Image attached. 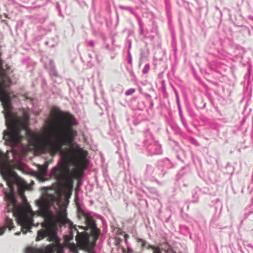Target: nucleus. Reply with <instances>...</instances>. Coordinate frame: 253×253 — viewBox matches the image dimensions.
Here are the masks:
<instances>
[{"label":"nucleus","instance_id":"obj_1","mask_svg":"<svg viewBox=\"0 0 253 253\" xmlns=\"http://www.w3.org/2000/svg\"><path fill=\"white\" fill-rule=\"evenodd\" d=\"M60 195L56 190L50 188L43 194L41 198L36 201V204L39 208V214L46 220L42 223V228L38 231L37 241L48 237L49 241L55 243L53 247L55 248L60 244V239L57 234L58 227L67 225L70 233L65 237L66 244H68L73 239V231H77L76 226L67 218V210L61 208Z\"/></svg>","mask_w":253,"mask_h":253},{"label":"nucleus","instance_id":"obj_2","mask_svg":"<svg viewBox=\"0 0 253 253\" xmlns=\"http://www.w3.org/2000/svg\"><path fill=\"white\" fill-rule=\"evenodd\" d=\"M46 123L48 126L51 135L47 138L46 145L55 153L61 148L58 144L59 140L71 143L77 135V131L74 129L73 126L77 125L78 122L69 113L55 111L51 118L46 120Z\"/></svg>","mask_w":253,"mask_h":253},{"label":"nucleus","instance_id":"obj_3","mask_svg":"<svg viewBox=\"0 0 253 253\" xmlns=\"http://www.w3.org/2000/svg\"><path fill=\"white\" fill-rule=\"evenodd\" d=\"M0 173L6 181L10 191L14 192V185H16L21 191L27 186L26 182L21 179L12 169L11 162L7 154H5L0 150Z\"/></svg>","mask_w":253,"mask_h":253},{"label":"nucleus","instance_id":"obj_4","mask_svg":"<svg viewBox=\"0 0 253 253\" xmlns=\"http://www.w3.org/2000/svg\"><path fill=\"white\" fill-rule=\"evenodd\" d=\"M84 218L85 230H89L92 241L90 240L88 233H80L78 231H77L76 240L81 246L89 253H94V247L99 234V229L97 227L95 221L90 216L85 215Z\"/></svg>","mask_w":253,"mask_h":253},{"label":"nucleus","instance_id":"obj_5","mask_svg":"<svg viewBox=\"0 0 253 253\" xmlns=\"http://www.w3.org/2000/svg\"><path fill=\"white\" fill-rule=\"evenodd\" d=\"M50 174L56 179L58 187L66 184L72 187L73 179L78 176V170L77 169H71L68 163L60 161L52 169Z\"/></svg>","mask_w":253,"mask_h":253},{"label":"nucleus","instance_id":"obj_6","mask_svg":"<svg viewBox=\"0 0 253 253\" xmlns=\"http://www.w3.org/2000/svg\"><path fill=\"white\" fill-rule=\"evenodd\" d=\"M14 211H12L13 216H16L18 218V222L21 226L23 233L26 234L27 231H29L32 226H34L33 217L36 214L32 210L29 208L27 211L14 207Z\"/></svg>","mask_w":253,"mask_h":253},{"label":"nucleus","instance_id":"obj_7","mask_svg":"<svg viewBox=\"0 0 253 253\" xmlns=\"http://www.w3.org/2000/svg\"><path fill=\"white\" fill-rule=\"evenodd\" d=\"M144 135L145 139L143 143L148 153L151 155L162 154L163 151L161 145L155 140L149 129L144 131Z\"/></svg>","mask_w":253,"mask_h":253},{"label":"nucleus","instance_id":"obj_8","mask_svg":"<svg viewBox=\"0 0 253 253\" xmlns=\"http://www.w3.org/2000/svg\"><path fill=\"white\" fill-rule=\"evenodd\" d=\"M145 174L147 178L151 179V180L156 181L158 184H160V183L156 180L155 177L163 176L165 174L164 169H160V168H158V164L155 167L150 165H147Z\"/></svg>","mask_w":253,"mask_h":253},{"label":"nucleus","instance_id":"obj_9","mask_svg":"<svg viewBox=\"0 0 253 253\" xmlns=\"http://www.w3.org/2000/svg\"><path fill=\"white\" fill-rule=\"evenodd\" d=\"M158 168L160 169H164V172L166 169H170L173 167V164L168 159H165L163 160L160 161L158 162Z\"/></svg>","mask_w":253,"mask_h":253},{"label":"nucleus","instance_id":"obj_10","mask_svg":"<svg viewBox=\"0 0 253 253\" xmlns=\"http://www.w3.org/2000/svg\"><path fill=\"white\" fill-rule=\"evenodd\" d=\"M76 155L79 159L80 163H83L86 161L87 152L78 146L76 149Z\"/></svg>","mask_w":253,"mask_h":253},{"label":"nucleus","instance_id":"obj_11","mask_svg":"<svg viewBox=\"0 0 253 253\" xmlns=\"http://www.w3.org/2000/svg\"><path fill=\"white\" fill-rule=\"evenodd\" d=\"M5 222L6 225V227L2 228L0 227V235L4 233L6 227L8 228L10 230L14 227L12 219L11 218H10L8 216H6L5 219Z\"/></svg>","mask_w":253,"mask_h":253},{"label":"nucleus","instance_id":"obj_12","mask_svg":"<svg viewBox=\"0 0 253 253\" xmlns=\"http://www.w3.org/2000/svg\"><path fill=\"white\" fill-rule=\"evenodd\" d=\"M48 165L46 164L44 165H40L38 166V174H37L38 177H42L45 176L47 174V169Z\"/></svg>","mask_w":253,"mask_h":253},{"label":"nucleus","instance_id":"obj_13","mask_svg":"<svg viewBox=\"0 0 253 253\" xmlns=\"http://www.w3.org/2000/svg\"><path fill=\"white\" fill-rule=\"evenodd\" d=\"M139 241L142 242V247L143 248L146 247L147 249H150L153 250V253H161L160 249L158 247H155L153 246L150 245L148 244L146 241L143 239H139Z\"/></svg>","mask_w":253,"mask_h":253},{"label":"nucleus","instance_id":"obj_14","mask_svg":"<svg viewBox=\"0 0 253 253\" xmlns=\"http://www.w3.org/2000/svg\"><path fill=\"white\" fill-rule=\"evenodd\" d=\"M119 7L122 10H129V12L134 15L137 20L140 18L138 14L135 12H134L131 7L129 6H124L123 5H120Z\"/></svg>","mask_w":253,"mask_h":253},{"label":"nucleus","instance_id":"obj_15","mask_svg":"<svg viewBox=\"0 0 253 253\" xmlns=\"http://www.w3.org/2000/svg\"><path fill=\"white\" fill-rule=\"evenodd\" d=\"M66 245L72 252L74 253L78 252V247L74 243H69Z\"/></svg>","mask_w":253,"mask_h":253},{"label":"nucleus","instance_id":"obj_16","mask_svg":"<svg viewBox=\"0 0 253 253\" xmlns=\"http://www.w3.org/2000/svg\"><path fill=\"white\" fill-rule=\"evenodd\" d=\"M49 73L52 77L57 76V72L55 69V67L51 62L50 63V69Z\"/></svg>","mask_w":253,"mask_h":253},{"label":"nucleus","instance_id":"obj_17","mask_svg":"<svg viewBox=\"0 0 253 253\" xmlns=\"http://www.w3.org/2000/svg\"><path fill=\"white\" fill-rule=\"evenodd\" d=\"M22 99L27 101L29 104L33 106V100L32 98L29 97L26 94H23L21 95Z\"/></svg>","mask_w":253,"mask_h":253},{"label":"nucleus","instance_id":"obj_18","mask_svg":"<svg viewBox=\"0 0 253 253\" xmlns=\"http://www.w3.org/2000/svg\"><path fill=\"white\" fill-rule=\"evenodd\" d=\"M25 253H38L37 249L31 247H28L25 249Z\"/></svg>","mask_w":253,"mask_h":253},{"label":"nucleus","instance_id":"obj_19","mask_svg":"<svg viewBox=\"0 0 253 253\" xmlns=\"http://www.w3.org/2000/svg\"><path fill=\"white\" fill-rule=\"evenodd\" d=\"M131 47V43H129V47H128V51H127V59H128V63L130 65H132V57H131V53L130 52V51H129V49Z\"/></svg>","mask_w":253,"mask_h":253},{"label":"nucleus","instance_id":"obj_20","mask_svg":"<svg viewBox=\"0 0 253 253\" xmlns=\"http://www.w3.org/2000/svg\"><path fill=\"white\" fill-rule=\"evenodd\" d=\"M149 69H150L149 64H146L142 70L143 74H147L148 72Z\"/></svg>","mask_w":253,"mask_h":253},{"label":"nucleus","instance_id":"obj_21","mask_svg":"<svg viewBox=\"0 0 253 253\" xmlns=\"http://www.w3.org/2000/svg\"><path fill=\"white\" fill-rule=\"evenodd\" d=\"M135 92V89L134 88H130L129 89H127L125 94L126 95H130L132 94L133 93Z\"/></svg>","mask_w":253,"mask_h":253},{"label":"nucleus","instance_id":"obj_22","mask_svg":"<svg viewBox=\"0 0 253 253\" xmlns=\"http://www.w3.org/2000/svg\"><path fill=\"white\" fill-rule=\"evenodd\" d=\"M246 248L248 251V252H251L252 251H253V246L250 244H247L246 245Z\"/></svg>","mask_w":253,"mask_h":253},{"label":"nucleus","instance_id":"obj_23","mask_svg":"<svg viewBox=\"0 0 253 253\" xmlns=\"http://www.w3.org/2000/svg\"><path fill=\"white\" fill-rule=\"evenodd\" d=\"M177 107H178V113H179V116H181V115H182V111H181V109L180 105L179 100H177Z\"/></svg>","mask_w":253,"mask_h":253},{"label":"nucleus","instance_id":"obj_24","mask_svg":"<svg viewBox=\"0 0 253 253\" xmlns=\"http://www.w3.org/2000/svg\"><path fill=\"white\" fill-rule=\"evenodd\" d=\"M180 117V120H181V121L183 124V125L185 126V127H186L187 126V124L185 122V119L184 118V117H183L182 115H181V116H179Z\"/></svg>","mask_w":253,"mask_h":253},{"label":"nucleus","instance_id":"obj_25","mask_svg":"<svg viewBox=\"0 0 253 253\" xmlns=\"http://www.w3.org/2000/svg\"><path fill=\"white\" fill-rule=\"evenodd\" d=\"M148 189L151 192H152L154 194H155L156 195H158V191L154 188H152V187H149V188H148Z\"/></svg>","mask_w":253,"mask_h":253},{"label":"nucleus","instance_id":"obj_26","mask_svg":"<svg viewBox=\"0 0 253 253\" xmlns=\"http://www.w3.org/2000/svg\"><path fill=\"white\" fill-rule=\"evenodd\" d=\"M137 21L138 22V25H139L140 28L143 27V25L142 22V20H141V18L137 19Z\"/></svg>","mask_w":253,"mask_h":253},{"label":"nucleus","instance_id":"obj_27","mask_svg":"<svg viewBox=\"0 0 253 253\" xmlns=\"http://www.w3.org/2000/svg\"><path fill=\"white\" fill-rule=\"evenodd\" d=\"M173 91L174 92V93H175V95L176 96V103H177V100H179L178 93H177V92L176 91V89L174 87H173Z\"/></svg>","mask_w":253,"mask_h":253},{"label":"nucleus","instance_id":"obj_28","mask_svg":"<svg viewBox=\"0 0 253 253\" xmlns=\"http://www.w3.org/2000/svg\"><path fill=\"white\" fill-rule=\"evenodd\" d=\"M166 253H176L171 249L169 248L166 251Z\"/></svg>","mask_w":253,"mask_h":253},{"label":"nucleus","instance_id":"obj_29","mask_svg":"<svg viewBox=\"0 0 253 253\" xmlns=\"http://www.w3.org/2000/svg\"><path fill=\"white\" fill-rule=\"evenodd\" d=\"M193 197L195 199L194 201H193V202L195 203L198 201V197L196 194L193 195Z\"/></svg>","mask_w":253,"mask_h":253},{"label":"nucleus","instance_id":"obj_30","mask_svg":"<svg viewBox=\"0 0 253 253\" xmlns=\"http://www.w3.org/2000/svg\"><path fill=\"white\" fill-rule=\"evenodd\" d=\"M144 34L143 27L140 28V35H142Z\"/></svg>","mask_w":253,"mask_h":253},{"label":"nucleus","instance_id":"obj_31","mask_svg":"<svg viewBox=\"0 0 253 253\" xmlns=\"http://www.w3.org/2000/svg\"><path fill=\"white\" fill-rule=\"evenodd\" d=\"M88 44L91 46H94V42L93 41H90L89 42H88Z\"/></svg>","mask_w":253,"mask_h":253},{"label":"nucleus","instance_id":"obj_32","mask_svg":"<svg viewBox=\"0 0 253 253\" xmlns=\"http://www.w3.org/2000/svg\"><path fill=\"white\" fill-rule=\"evenodd\" d=\"M189 114H190V116L193 117L195 116V115L193 113H192V112H189Z\"/></svg>","mask_w":253,"mask_h":253},{"label":"nucleus","instance_id":"obj_33","mask_svg":"<svg viewBox=\"0 0 253 253\" xmlns=\"http://www.w3.org/2000/svg\"><path fill=\"white\" fill-rule=\"evenodd\" d=\"M248 18L253 21V16H249L248 17Z\"/></svg>","mask_w":253,"mask_h":253},{"label":"nucleus","instance_id":"obj_34","mask_svg":"<svg viewBox=\"0 0 253 253\" xmlns=\"http://www.w3.org/2000/svg\"><path fill=\"white\" fill-rule=\"evenodd\" d=\"M21 232H16L15 233V235H16V236H18L20 234Z\"/></svg>","mask_w":253,"mask_h":253},{"label":"nucleus","instance_id":"obj_35","mask_svg":"<svg viewBox=\"0 0 253 253\" xmlns=\"http://www.w3.org/2000/svg\"><path fill=\"white\" fill-rule=\"evenodd\" d=\"M190 139L191 141L193 142V143H195V141H196V140L193 138H191Z\"/></svg>","mask_w":253,"mask_h":253},{"label":"nucleus","instance_id":"obj_36","mask_svg":"<svg viewBox=\"0 0 253 253\" xmlns=\"http://www.w3.org/2000/svg\"><path fill=\"white\" fill-rule=\"evenodd\" d=\"M34 113L36 115H38L39 113L37 111H34Z\"/></svg>","mask_w":253,"mask_h":253},{"label":"nucleus","instance_id":"obj_37","mask_svg":"<svg viewBox=\"0 0 253 253\" xmlns=\"http://www.w3.org/2000/svg\"><path fill=\"white\" fill-rule=\"evenodd\" d=\"M88 56L90 58H92V57L90 54H88Z\"/></svg>","mask_w":253,"mask_h":253},{"label":"nucleus","instance_id":"obj_38","mask_svg":"<svg viewBox=\"0 0 253 253\" xmlns=\"http://www.w3.org/2000/svg\"><path fill=\"white\" fill-rule=\"evenodd\" d=\"M53 249H51V251H49V252H50V253H52V252H53Z\"/></svg>","mask_w":253,"mask_h":253},{"label":"nucleus","instance_id":"obj_39","mask_svg":"<svg viewBox=\"0 0 253 253\" xmlns=\"http://www.w3.org/2000/svg\"><path fill=\"white\" fill-rule=\"evenodd\" d=\"M88 63H90V64H92L91 60L89 61H88Z\"/></svg>","mask_w":253,"mask_h":253},{"label":"nucleus","instance_id":"obj_40","mask_svg":"<svg viewBox=\"0 0 253 253\" xmlns=\"http://www.w3.org/2000/svg\"><path fill=\"white\" fill-rule=\"evenodd\" d=\"M95 58H96V60H98V59H97V56L96 55H95Z\"/></svg>","mask_w":253,"mask_h":253},{"label":"nucleus","instance_id":"obj_41","mask_svg":"<svg viewBox=\"0 0 253 253\" xmlns=\"http://www.w3.org/2000/svg\"><path fill=\"white\" fill-rule=\"evenodd\" d=\"M12 96H13V97H16V96H15V95H12Z\"/></svg>","mask_w":253,"mask_h":253},{"label":"nucleus","instance_id":"obj_42","mask_svg":"<svg viewBox=\"0 0 253 253\" xmlns=\"http://www.w3.org/2000/svg\"><path fill=\"white\" fill-rule=\"evenodd\" d=\"M77 253H79V252Z\"/></svg>","mask_w":253,"mask_h":253}]
</instances>
